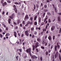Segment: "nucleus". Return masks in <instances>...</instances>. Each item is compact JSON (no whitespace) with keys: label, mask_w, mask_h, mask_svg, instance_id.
I'll list each match as a JSON object with an SVG mask.
<instances>
[{"label":"nucleus","mask_w":61,"mask_h":61,"mask_svg":"<svg viewBox=\"0 0 61 61\" xmlns=\"http://www.w3.org/2000/svg\"><path fill=\"white\" fill-rule=\"evenodd\" d=\"M7 4V3L6 2H5L4 3H2V6H5V5H6Z\"/></svg>","instance_id":"nucleus-6"},{"label":"nucleus","mask_w":61,"mask_h":61,"mask_svg":"<svg viewBox=\"0 0 61 61\" xmlns=\"http://www.w3.org/2000/svg\"><path fill=\"white\" fill-rule=\"evenodd\" d=\"M17 28H18V27L17 26H16L15 27V29H17Z\"/></svg>","instance_id":"nucleus-59"},{"label":"nucleus","mask_w":61,"mask_h":61,"mask_svg":"<svg viewBox=\"0 0 61 61\" xmlns=\"http://www.w3.org/2000/svg\"><path fill=\"white\" fill-rule=\"evenodd\" d=\"M39 44V43L38 42H37V43H36V44L35 45V46L34 44H33L32 45L33 48H32L33 49V51H34L35 50V48H37V47H38V45Z\"/></svg>","instance_id":"nucleus-1"},{"label":"nucleus","mask_w":61,"mask_h":61,"mask_svg":"<svg viewBox=\"0 0 61 61\" xmlns=\"http://www.w3.org/2000/svg\"><path fill=\"white\" fill-rule=\"evenodd\" d=\"M13 23H14V25H17V23H16L13 21Z\"/></svg>","instance_id":"nucleus-39"},{"label":"nucleus","mask_w":61,"mask_h":61,"mask_svg":"<svg viewBox=\"0 0 61 61\" xmlns=\"http://www.w3.org/2000/svg\"><path fill=\"white\" fill-rule=\"evenodd\" d=\"M31 30L32 31H33L34 30V27H32L31 29Z\"/></svg>","instance_id":"nucleus-25"},{"label":"nucleus","mask_w":61,"mask_h":61,"mask_svg":"<svg viewBox=\"0 0 61 61\" xmlns=\"http://www.w3.org/2000/svg\"><path fill=\"white\" fill-rule=\"evenodd\" d=\"M58 15H61V13L60 12L58 13Z\"/></svg>","instance_id":"nucleus-64"},{"label":"nucleus","mask_w":61,"mask_h":61,"mask_svg":"<svg viewBox=\"0 0 61 61\" xmlns=\"http://www.w3.org/2000/svg\"><path fill=\"white\" fill-rule=\"evenodd\" d=\"M2 25H3V26H4V27H5V28H6V25H5L4 24H3Z\"/></svg>","instance_id":"nucleus-27"},{"label":"nucleus","mask_w":61,"mask_h":61,"mask_svg":"<svg viewBox=\"0 0 61 61\" xmlns=\"http://www.w3.org/2000/svg\"><path fill=\"white\" fill-rule=\"evenodd\" d=\"M13 7L14 8V10L16 13H17V10L16 9V6L15 5H14L13 6Z\"/></svg>","instance_id":"nucleus-4"},{"label":"nucleus","mask_w":61,"mask_h":61,"mask_svg":"<svg viewBox=\"0 0 61 61\" xmlns=\"http://www.w3.org/2000/svg\"><path fill=\"white\" fill-rule=\"evenodd\" d=\"M19 50L20 53H21L22 52V50L21 49H19Z\"/></svg>","instance_id":"nucleus-26"},{"label":"nucleus","mask_w":61,"mask_h":61,"mask_svg":"<svg viewBox=\"0 0 61 61\" xmlns=\"http://www.w3.org/2000/svg\"><path fill=\"white\" fill-rule=\"evenodd\" d=\"M57 48L58 49H59L60 48V46H57Z\"/></svg>","instance_id":"nucleus-55"},{"label":"nucleus","mask_w":61,"mask_h":61,"mask_svg":"<svg viewBox=\"0 0 61 61\" xmlns=\"http://www.w3.org/2000/svg\"><path fill=\"white\" fill-rule=\"evenodd\" d=\"M32 38H34V37H35V35H34L33 34L32 35Z\"/></svg>","instance_id":"nucleus-41"},{"label":"nucleus","mask_w":61,"mask_h":61,"mask_svg":"<svg viewBox=\"0 0 61 61\" xmlns=\"http://www.w3.org/2000/svg\"><path fill=\"white\" fill-rule=\"evenodd\" d=\"M33 17H31L30 20H31V21H33Z\"/></svg>","instance_id":"nucleus-19"},{"label":"nucleus","mask_w":61,"mask_h":61,"mask_svg":"<svg viewBox=\"0 0 61 61\" xmlns=\"http://www.w3.org/2000/svg\"><path fill=\"white\" fill-rule=\"evenodd\" d=\"M17 44L18 45H20V44L19 43V41H18L17 43Z\"/></svg>","instance_id":"nucleus-62"},{"label":"nucleus","mask_w":61,"mask_h":61,"mask_svg":"<svg viewBox=\"0 0 61 61\" xmlns=\"http://www.w3.org/2000/svg\"><path fill=\"white\" fill-rule=\"evenodd\" d=\"M37 40L39 42H41V39L39 38L37 39Z\"/></svg>","instance_id":"nucleus-12"},{"label":"nucleus","mask_w":61,"mask_h":61,"mask_svg":"<svg viewBox=\"0 0 61 61\" xmlns=\"http://www.w3.org/2000/svg\"><path fill=\"white\" fill-rule=\"evenodd\" d=\"M41 6H43V3H41Z\"/></svg>","instance_id":"nucleus-58"},{"label":"nucleus","mask_w":61,"mask_h":61,"mask_svg":"<svg viewBox=\"0 0 61 61\" xmlns=\"http://www.w3.org/2000/svg\"><path fill=\"white\" fill-rule=\"evenodd\" d=\"M44 10V11H45V12H47V11H48V10H47L46 9Z\"/></svg>","instance_id":"nucleus-50"},{"label":"nucleus","mask_w":61,"mask_h":61,"mask_svg":"<svg viewBox=\"0 0 61 61\" xmlns=\"http://www.w3.org/2000/svg\"><path fill=\"white\" fill-rule=\"evenodd\" d=\"M0 37L1 38H2V37H3V36H2V34H0Z\"/></svg>","instance_id":"nucleus-52"},{"label":"nucleus","mask_w":61,"mask_h":61,"mask_svg":"<svg viewBox=\"0 0 61 61\" xmlns=\"http://www.w3.org/2000/svg\"><path fill=\"white\" fill-rule=\"evenodd\" d=\"M41 18L40 17H39V19H38V23H39V25L40 23H41Z\"/></svg>","instance_id":"nucleus-10"},{"label":"nucleus","mask_w":61,"mask_h":61,"mask_svg":"<svg viewBox=\"0 0 61 61\" xmlns=\"http://www.w3.org/2000/svg\"><path fill=\"white\" fill-rule=\"evenodd\" d=\"M8 23H9L10 24H11V20L10 19H9L8 20Z\"/></svg>","instance_id":"nucleus-13"},{"label":"nucleus","mask_w":61,"mask_h":61,"mask_svg":"<svg viewBox=\"0 0 61 61\" xmlns=\"http://www.w3.org/2000/svg\"><path fill=\"white\" fill-rule=\"evenodd\" d=\"M36 51L37 52H38L39 51H38V49L36 48Z\"/></svg>","instance_id":"nucleus-48"},{"label":"nucleus","mask_w":61,"mask_h":61,"mask_svg":"<svg viewBox=\"0 0 61 61\" xmlns=\"http://www.w3.org/2000/svg\"><path fill=\"white\" fill-rule=\"evenodd\" d=\"M7 2L8 3H11V1L9 0H7Z\"/></svg>","instance_id":"nucleus-34"},{"label":"nucleus","mask_w":61,"mask_h":61,"mask_svg":"<svg viewBox=\"0 0 61 61\" xmlns=\"http://www.w3.org/2000/svg\"><path fill=\"white\" fill-rule=\"evenodd\" d=\"M31 48H29L26 50V52H27V53H29V54L30 55V56H32V54L31 53Z\"/></svg>","instance_id":"nucleus-2"},{"label":"nucleus","mask_w":61,"mask_h":61,"mask_svg":"<svg viewBox=\"0 0 61 61\" xmlns=\"http://www.w3.org/2000/svg\"><path fill=\"white\" fill-rule=\"evenodd\" d=\"M11 16H12V17H14L15 16V14L13 13L11 15Z\"/></svg>","instance_id":"nucleus-20"},{"label":"nucleus","mask_w":61,"mask_h":61,"mask_svg":"<svg viewBox=\"0 0 61 61\" xmlns=\"http://www.w3.org/2000/svg\"><path fill=\"white\" fill-rule=\"evenodd\" d=\"M34 34L35 35H37V31H34Z\"/></svg>","instance_id":"nucleus-17"},{"label":"nucleus","mask_w":61,"mask_h":61,"mask_svg":"<svg viewBox=\"0 0 61 61\" xmlns=\"http://www.w3.org/2000/svg\"><path fill=\"white\" fill-rule=\"evenodd\" d=\"M24 36V34H22L21 35V37H23Z\"/></svg>","instance_id":"nucleus-57"},{"label":"nucleus","mask_w":61,"mask_h":61,"mask_svg":"<svg viewBox=\"0 0 61 61\" xmlns=\"http://www.w3.org/2000/svg\"><path fill=\"white\" fill-rule=\"evenodd\" d=\"M43 31H45L46 32V29H43Z\"/></svg>","instance_id":"nucleus-31"},{"label":"nucleus","mask_w":61,"mask_h":61,"mask_svg":"<svg viewBox=\"0 0 61 61\" xmlns=\"http://www.w3.org/2000/svg\"><path fill=\"white\" fill-rule=\"evenodd\" d=\"M55 28V26H52L51 28V31H53Z\"/></svg>","instance_id":"nucleus-7"},{"label":"nucleus","mask_w":61,"mask_h":61,"mask_svg":"<svg viewBox=\"0 0 61 61\" xmlns=\"http://www.w3.org/2000/svg\"><path fill=\"white\" fill-rule=\"evenodd\" d=\"M28 18H29V17H28V15H26L25 17L24 20H25L26 19H28Z\"/></svg>","instance_id":"nucleus-8"},{"label":"nucleus","mask_w":61,"mask_h":61,"mask_svg":"<svg viewBox=\"0 0 61 61\" xmlns=\"http://www.w3.org/2000/svg\"><path fill=\"white\" fill-rule=\"evenodd\" d=\"M25 35L27 36H29V34L28 33V30L25 31Z\"/></svg>","instance_id":"nucleus-3"},{"label":"nucleus","mask_w":61,"mask_h":61,"mask_svg":"<svg viewBox=\"0 0 61 61\" xmlns=\"http://www.w3.org/2000/svg\"><path fill=\"white\" fill-rule=\"evenodd\" d=\"M60 17H61L60 15H59L57 18L59 22H60L61 20H60Z\"/></svg>","instance_id":"nucleus-9"},{"label":"nucleus","mask_w":61,"mask_h":61,"mask_svg":"<svg viewBox=\"0 0 61 61\" xmlns=\"http://www.w3.org/2000/svg\"><path fill=\"white\" fill-rule=\"evenodd\" d=\"M31 56V58L32 59H34L35 58H37V57L35 55Z\"/></svg>","instance_id":"nucleus-5"},{"label":"nucleus","mask_w":61,"mask_h":61,"mask_svg":"<svg viewBox=\"0 0 61 61\" xmlns=\"http://www.w3.org/2000/svg\"><path fill=\"white\" fill-rule=\"evenodd\" d=\"M51 20L49 19L48 20V22L51 23Z\"/></svg>","instance_id":"nucleus-29"},{"label":"nucleus","mask_w":61,"mask_h":61,"mask_svg":"<svg viewBox=\"0 0 61 61\" xmlns=\"http://www.w3.org/2000/svg\"><path fill=\"white\" fill-rule=\"evenodd\" d=\"M57 57V55H56H56H54V57L55 58H56V57Z\"/></svg>","instance_id":"nucleus-33"},{"label":"nucleus","mask_w":61,"mask_h":61,"mask_svg":"<svg viewBox=\"0 0 61 61\" xmlns=\"http://www.w3.org/2000/svg\"><path fill=\"white\" fill-rule=\"evenodd\" d=\"M41 49H45V47L43 46H41Z\"/></svg>","instance_id":"nucleus-24"},{"label":"nucleus","mask_w":61,"mask_h":61,"mask_svg":"<svg viewBox=\"0 0 61 61\" xmlns=\"http://www.w3.org/2000/svg\"><path fill=\"white\" fill-rule=\"evenodd\" d=\"M37 22L36 21L34 23L35 25H37Z\"/></svg>","instance_id":"nucleus-35"},{"label":"nucleus","mask_w":61,"mask_h":61,"mask_svg":"<svg viewBox=\"0 0 61 61\" xmlns=\"http://www.w3.org/2000/svg\"><path fill=\"white\" fill-rule=\"evenodd\" d=\"M10 35V34L9 33H7L5 35L6 36H9Z\"/></svg>","instance_id":"nucleus-22"},{"label":"nucleus","mask_w":61,"mask_h":61,"mask_svg":"<svg viewBox=\"0 0 61 61\" xmlns=\"http://www.w3.org/2000/svg\"><path fill=\"white\" fill-rule=\"evenodd\" d=\"M14 4H15L16 5H18V3L17 2L15 3Z\"/></svg>","instance_id":"nucleus-49"},{"label":"nucleus","mask_w":61,"mask_h":61,"mask_svg":"<svg viewBox=\"0 0 61 61\" xmlns=\"http://www.w3.org/2000/svg\"><path fill=\"white\" fill-rule=\"evenodd\" d=\"M48 15H51V14L50 13V12H49L48 13Z\"/></svg>","instance_id":"nucleus-38"},{"label":"nucleus","mask_w":61,"mask_h":61,"mask_svg":"<svg viewBox=\"0 0 61 61\" xmlns=\"http://www.w3.org/2000/svg\"><path fill=\"white\" fill-rule=\"evenodd\" d=\"M9 17L11 19H13V17H13L12 16H9Z\"/></svg>","instance_id":"nucleus-23"},{"label":"nucleus","mask_w":61,"mask_h":61,"mask_svg":"<svg viewBox=\"0 0 61 61\" xmlns=\"http://www.w3.org/2000/svg\"><path fill=\"white\" fill-rule=\"evenodd\" d=\"M18 56H16V59L17 58L16 60H18Z\"/></svg>","instance_id":"nucleus-44"},{"label":"nucleus","mask_w":61,"mask_h":61,"mask_svg":"<svg viewBox=\"0 0 61 61\" xmlns=\"http://www.w3.org/2000/svg\"><path fill=\"white\" fill-rule=\"evenodd\" d=\"M50 0H47V2L48 3H49V2H50Z\"/></svg>","instance_id":"nucleus-54"},{"label":"nucleus","mask_w":61,"mask_h":61,"mask_svg":"<svg viewBox=\"0 0 61 61\" xmlns=\"http://www.w3.org/2000/svg\"><path fill=\"white\" fill-rule=\"evenodd\" d=\"M37 18V15H36L34 17V20H36Z\"/></svg>","instance_id":"nucleus-15"},{"label":"nucleus","mask_w":61,"mask_h":61,"mask_svg":"<svg viewBox=\"0 0 61 61\" xmlns=\"http://www.w3.org/2000/svg\"><path fill=\"white\" fill-rule=\"evenodd\" d=\"M36 6L37 8V9L39 7V5H38L37 4H36Z\"/></svg>","instance_id":"nucleus-18"},{"label":"nucleus","mask_w":61,"mask_h":61,"mask_svg":"<svg viewBox=\"0 0 61 61\" xmlns=\"http://www.w3.org/2000/svg\"><path fill=\"white\" fill-rule=\"evenodd\" d=\"M5 11H3L2 12V14L3 15H4L5 14Z\"/></svg>","instance_id":"nucleus-43"},{"label":"nucleus","mask_w":61,"mask_h":61,"mask_svg":"<svg viewBox=\"0 0 61 61\" xmlns=\"http://www.w3.org/2000/svg\"><path fill=\"white\" fill-rule=\"evenodd\" d=\"M40 60L41 61H42L43 60V58H42V57H41L40 58Z\"/></svg>","instance_id":"nucleus-42"},{"label":"nucleus","mask_w":61,"mask_h":61,"mask_svg":"<svg viewBox=\"0 0 61 61\" xmlns=\"http://www.w3.org/2000/svg\"><path fill=\"white\" fill-rule=\"evenodd\" d=\"M38 29L39 30H40L41 29V28H40V27L38 28Z\"/></svg>","instance_id":"nucleus-61"},{"label":"nucleus","mask_w":61,"mask_h":61,"mask_svg":"<svg viewBox=\"0 0 61 61\" xmlns=\"http://www.w3.org/2000/svg\"><path fill=\"white\" fill-rule=\"evenodd\" d=\"M55 50L56 51H57V46L56 45L55 47Z\"/></svg>","instance_id":"nucleus-16"},{"label":"nucleus","mask_w":61,"mask_h":61,"mask_svg":"<svg viewBox=\"0 0 61 61\" xmlns=\"http://www.w3.org/2000/svg\"><path fill=\"white\" fill-rule=\"evenodd\" d=\"M14 35L15 37H17V33L16 32H15V31L14 32Z\"/></svg>","instance_id":"nucleus-11"},{"label":"nucleus","mask_w":61,"mask_h":61,"mask_svg":"<svg viewBox=\"0 0 61 61\" xmlns=\"http://www.w3.org/2000/svg\"><path fill=\"white\" fill-rule=\"evenodd\" d=\"M20 27H22V24H20Z\"/></svg>","instance_id":"nucleus-63"},{"label":"nucleus","mask_w":61,"mask_h":61,"mask_svg":"<svg viewBox=\"0 0 61 61\" xmlns=\"http://www.w3.org/2000/svg\"><path fill=\"white\" fill-rule=\"evenodd\" d=\"M47 35H46L45 36V39H46V38H47Z\"/></svg>","instance_id":"nucleus-56"},{"label":"nucleus","mask_w":61,"mask_h":61,"mask_svg":"<svg viewBox=\"0 0 61 61\" xmlns=\"http://www.w3.org/2000/svg\"><path fill=\"white\" fill-rule=\"evenodd\" d=\"M3 2H4V0H2L1 1V3L3 4Z\"/></svg>","instance_id":"nucleus-51"},{"label":"nucleus","mask_w":61,"mask_h":61,"mask_svg":"<svg viewBox=\"0 0 61 61\" xmlns=\"http://www.w3.org/2000/svg\"><path fill=\"white\" fill-rule=\"evenodd\" d=\"M61 28H60V30H59V33H61Z\"/></svg>","instance_id":"nucleus-40"},{"label":"nucleus","mask_w":61,"mask_h":61,"mask_svg":"<svg viewBox=\"0 0 61 61\" xmlns=\"http://www.w3.org/2000/svg\"><path fill=\"white\" fill-rule=\"evenodd\" d=\"M48 39L49 40L51 41V36H49L48 37Z\"/></svg>","instance_id":"nucleus-14"},{"label":"nucleus","mask_w":61,"mask_h":61,"mask_svg":"<svg viewBox=\"0 0 61 61\" xmlns=\"http://www.w3.org/2000/svg\"><path fill=\"white\" fill-rule=\"evenodd\" d=\"M47 42H46L45 46H47Z\"/></svg>","instance_id":"nucleus-53"},{"label":"nucleus","mask_w":61,"mask_h":61,"mask_svg":"<svg viewBox=\"0 0 61 61\" xmlns=\"http://www.w3.org/2000/svg\"><path fill=\"white\" fill-rule=\"evenodd\" d=\"M44 24V22H42V23L41 24V25H43Z\"/></svg>","instance_id":"nucleus-47"},{"label":"nucleus","mask_w":61,"mask_h":61,"mask_svg":"<svg viewBox=\"0 0 61 61\" xmlns=\"http://www.w3.org/2000/svg\"><path fill=\"white\" fill-rule=\"evenodd\" d=\"M57 46H59V43H58V42L57 43Z\"/></svg>","instance_id":"nucleus-60"},{"label":"nucleus","mask_w":61,"mask_h":61,"mask_svg":"<svg viewBox=\"0 0 61 61\" xmlns=\"http://www.w3.org/2000/svg\"><path fill=\"white\" fill-rule=\"evenodd\" d=\"M55 11L56 12H57V9H56V8H54Z\"/></svg>","instance_id":"nucleus-28"},{"label":"nucleus","mask_w":61,"mask_h":61,"mask_svg":"<svg viewBox=\"0 0 61 61\" xmlns=\"http://www.w3.org/2000/svg\"><path fill=\"white\" fill-rule=\"evenodd\" d=\"M25 21H22V24H23V25H25Z\"/></svg>","instance_id":"nucleus-45"},{"label":"nucleus","mask_w":61,"mask_h":61,"mask_svg":"<svg viewBox=\"0 0 61 61\" xmlns=\"http://www.w3.org/2000/svg\"><path fill=\"white\" fill-rule=\"evenodd\" d=\"M42 43L43 44H45V41H42Z\"/></svg>","instance_id":"nucleus-46"},{"label":"nucleus","mask_w":61,"mask_h":61,"mask_svg":"<svg viewBox=\"0 0 61 61\" xmlns=\"http://www.w3.org/2000/svg\"><path fill=\"white\" fill-rule=\"evenodd\" d=\"M55 36H53V40H54V39H55Z\"/></svg>","instance_id":"nucleus-36"},{"label":"nucleus","mask_w":61,"mask_h":61,"mask_svg":"<svg viewBox=\"0 0 61 61\" xmlns=\"http://www.w3.org/2000/svg\"><path fill=\"white\" fill-rule=\"evenodd\" d=\"M44 7L45 8H47V5H44Z\"/></svg>","instance_id":"nucleus-32"},{"label":"nucleus","mask_w":61,"mask_h":61,"mask_svg":"<svg viewBox=\"0 0 61 61\" xmlns=\"http://www.w3.org/2000/svg\"><path fill=\"white\" fill-rule=\"evenodd\" d=\"M20 20H18L17 22V24L18 25V24H19V23H20Z\"/></svg>","instance_id":"nucleus-21"},{"label":"nucleus","mask_w":61,"mask_h":61,"mask_svg":"<svg viewBox=\"0 0 61 61\" xmlns=\"http://www.w3.org/2000/svg\"><path fill=\"white\" fill-rule=\"evenodd\" d=\"M46 56H47L48 54V51H46Z\"/></svg>","instance_id":"nucleus-30"},{"label":"nucleus","mask_w":61,"mask_h":61,"mask_svg":"<svg viewBox=\"0 0 61 61\" xmlns=\"http://www.w3.org/2000/svg\"><path fill=\"white\" fill-rule=\"evenodd\" d=\"M5 29L6 31H8V27H6Z\"/></svg>","instance_id":"nucleus-37"}]
</instances>
